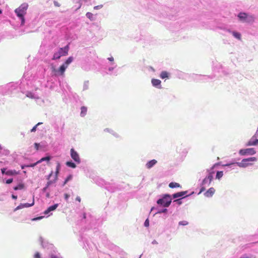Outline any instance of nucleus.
<instances>
[{
	"label": "nucleus",
	"mask_w": 258,
	"mask_h": 258,
	"mask_svg": "<svg viewBox=\"0 0 258 258\" xmlns=\"http://www.w3.org/2000/svg\"><path fill=\"white\" fill-rule=\"evenodd\" d=\"M217 164H215L210 169H208L206 170V173H207V175L205 177L204 179H203L201 182L200 183V185L201 187V189L200 192H199V195L202 193L203 191H205L206 189V187L210 185L211 181L213 179V174L215 173V171L214 169Z\"/></svg>",
	"instance_id": "obj_1"
},
{
	"label": "nucleus",
	"mask_w": 258,
	"mask_h": 258,
	"mask_svg": "<svg viewBox=\"0 0 258 258\" xmlns=\"http://www.w3.org/2000/svg\"><path fill=\"white\" fill-rule=\"evenodd\" d=\"M82 222H85L88 224V228H96V226H98L99 223H98L99 219L97 220L90 213L84 212L81 219Z\"/></svg>",
	"instance_id": "obj_2"
},
{
	"label": "nucleus",
	"mask_w": 258,
	"mask_h": 258,
	"mask_svg": "<svg viewBox=\"0 0 258 258\" xmlns=\"http://www.w3.org/2000/svg\"><path fill=\"white\" fill-rule=\"evenodd\" d=\"M257 159L255 157H249L247 158L243 159L241 162H231L229 163H227L225 164L222 165V166L223 167H228L229 168H232L233 166L237 165L239 166V167L242 168H245L249 165H252V163H251V162H254L256 161Z\"/></svg>",
	"instance_id": "obj_3"
},
{
	"label": "nucleus",
	"mask_w": 258,
	"mask_h": 258,
	"mask_svg": "<svg viewBox=\"0 0 258 258\" xmlns=\"http://www.w3.org/2000/svg\"><path fill=\"white\" fill-rule=\"evenodd\" d=\"M28 6L29 5L27 3H24L15 10V13H16V16L19 18V19L21 21V26H23L25 24V15L26 14V12L28 8Z\"/></svg>",
	"instance_id": "obj_4"
},
{
	"label": "nucleus",
	"mask_w": 258,
	"mask_h": 258,
	"mask_svg": "<svg viewBox=\"0 0 258 258\" xmlns=\"http://www.w3.org/2000/svg\"><path fill=\"white\" fill-rule=\"evenodd\" d=\"M172 202L171 196L168 194H163L160 196L157 200V204L160 207L168 208Z\"/></svg>",
	"instance_id": "obj_5"
},
{
	"label": "nucleus",
	"mask_w": 258,
	"mask_h": 258,
	"mask_svg": "<svg viewBox=\"0 0 258 258\" xmlns=\"http://www.w3.org/2000/svg\"><path fill=\"white\" fill-rule=\"evenodd\" d=\"M69 50V45H67L63 47H60L55 50L53 53L52 60L59 59L61 56H66L68 54Z\"/></svg>",
	"instance_id": "obj_6"
},
{
	"label": "nucleus",
	"mask_w": 258,
	"mask_h": 258,
	"mask_svg": "<svg viewBox=\"0 0 258 258\" xmlns=\"http://www.w3.org/2000/svg\"><path fill=\"white\" fill-rule=\"evenodd\" d=\"M67 68V66H65L63 63L62 65H61L57 70L56 69L55 67L52 66L51 68L52 75L57 77L58 76H61L63 75Z\"/></svg>",
	"instance_id": "obj_7"
},
{
	"label": "nucleus",
	"mask_w": 258,
	"mask_h": 258,
	"mask_svg": "<svg viewBox=\"0 0 258 258\" xmlns=\"http://www.w3.org/2000/svg\"><path fill=\"white\" fill-rule=\"evenodd\" d=\"M256 153L254 148L242 149L239 151V154L241 156L253 155Z\"/></svg>",
	"instance_id": "obj_8"
},
{
	"label": "nucleus",
	"mask_w": 258,
	"mask_h": 258,
	"mask_svg": "<svg viewBox=\"0 0 258 258\" xmlns=\"http://www.w3.org/2000/svg\"><path fill=\"white\" fill-rule=\"evenodd\" d=\"M39 241L41 243L42 247L43 248H46L48 250H50V253L52 252L53 249H55L53 244L48 243L47 241L44 240L41 236L39 237Z\"/></svg>",
	"instance_id": "obj_9"
},
{
	"label": "nucleus",
	"mask_w": 258,
	"mask_h": 258,
	"mask_svg": "<svg viewBox=\"0 0 258 258\" xmlns=\"http://www.w3.org/2000/svg\"><path fill=\"white\" fill-rule=\"evenodd\" d=\"M70 155L72 159L77 164H80L81 163V159L78 153L74 149L72 148L70 151Z\"/></svg>",
	"instance_id": "obj_10"
},
{
	"label": "nucleus",
	"mask_w": 258,
	"mask_h": 258,
	"mask_svg": "<svg viewBox=\"0 0 258 258\" xmlns=\"http://www.w3.org/2000/svg\"><path fill=\"white\" fill-rule=\"evenodd\" d=\"M1 172L4 174H6L8 176H14L17 175L19 173V171H17L15 170L8 169L6 168H3L1 169Z\"/></svg>",
	"instance_id": "obj_11"
},
{
	"label": "nucleus",
	"mask_w": 258,
	"mask_h": 258,
	"mask_svg": "<svg viewBox=\"0 0 258 258\" xmlns=\"http://www.w3.org/2000/svg\"><path fill=\"white\" fill-rule=\"evenodd\" d=\"M117 188L116 184L115 183L107 182L106 184L105 188L108 191L113 192H114Z\"/></svg>",
	"instance_id": "obj_12"
},
{
	"label": "nucleus",
	"mask_w": 258,
	"mask_h": 258,
	"mask_svg": "<svg viewBox=\"0 0 258 258\" xmlns=\"http://www.w3.org/2000/svg\"><path fill=\"white\" fill-rule=\"evenodd\" d=\"M58 204H55L53 205H51L47 208V209L44 211V214L45 215H52V212L55 211L56 209L58 207Z\"/></svg>",
	"instance_id": "obj_13"
},
{
	"label": "nucleus",
	"mask_w": 258,
	"mask_h": 258,
	"mask_svg": "<svg viewBox=\"0 0 258 258\" xmlns=\"http://www.w3.org/2000/svg\"><path fill=\"white\" fill-rule=\"evenodd\" d=\"M257 145H258V139H256V135L252 136L246 144V146H256Z\"/></svg>",
	"instance_id": "obj_14"
},
{
	"label": "nucleus",
	"mask_w": 258,
	"mask_h": 258,
	"mask_svg": "<svg viewBox=\"0 0 258 258\" xmlns=\"http://www.w3.org/2000/svg\"><path fill=\"white\" fill-rule=\"evenodd\" d=\"M34 204V201H33V202L31 204L29 203H25V204H20L18 206H17L14 210V211L16 212L17 210H20L21 209L24 208H28L33 206Z\"/></svg>",
	"instance_id": "obj_15"
},
{
	"label": "nucleus",
	"mask_w": 258,
	"mask_h": 258,
	"mask_svg": "<svg viewBox=\"0 0 258 258\" xmlns=\"http://www.w3.org/2000/svg\"><path fill=\"white\" fill-rule=\"evenodd\" d=\"M151 83L152 85L157 88L161 89L162 88L161 85V81L160 80L152 79L151 80Z\"/></svg>",
	"instance_id": "obj_16"
},
{
	"label": "nucleus",
	"mask_w": 258,
	"mask_h": 258,
	"mask_svg": "<svg viewBox=\"0 0 258 258\" xmlns=\"http://www.w3.org/2000/svg\"><path fill=\"white\" fill-rule=\"evenodd\" d=\"M248 14L245 12H240L238 15L237 17L239 20L242 22H245L247 17L248 16Z\"/></svg>",
	"instance_id": "obj_17"
},
{
	"label": "nucleus",
	"mask_w": 258,
	"mask_h": 258,
	"mask_svg": "<svg viewBox=\"0 0 258 258\" xmlns=\"http://www.w3.org/2000/svg\"><path fill=\"white\" fill-rule=\"evenodd\" d=\"M96 183L100 186L104 187L105 188L106 184L107 182H106L104 179L100 178H97L95 180Z\"/></svg>",
	"instance_id": "obj_18"
},
{
	"label": "nucleus",
	"mask_w": 258,
	"mask_h": 258,
	"mask_svg": "<svg viewBox=\"0 0 258 258\" xmlns=\"http://www.w3.org/2000/svg\"><path fill=\"white\" fill-rule=\"evenodd\" d=\"M215 192V190L214 187H210L207 191L204 193V196L208 198H210L213 196Z\"/></svg>",
	"instance_id": "obj_19"
},
{
	"label": "nucleus",
	"mask_w": 258,
	"mask_h": 258,
	"mask_svg": "<svg viewBox=\"0 0 258 258\" xmlns=\"http://www.w3.org/2000/svg\"><path fill=\"white\" fill-rule=\"evenodd\" d=\"M157 163V160L152 159L149 161L146 164V167L148 169H151Z\"/></svg>",
	"instance_id": "obj_20"
},
{
	"label": "nucleus",
	"mask_w": 258,
	"mask_h": 258,
	"mask_svg": "<svg viewBox=\"0 0 258 258\" xmlns=\"http://www.w3.org/2000/svg\"><path fill=\"white\" fill-rule=\"evenodd\" d=\"M173 9H170L169 8H166V16L168 17L169 19H172L173 17V15L172 14V12L173 11Z\"/></svg>",
	"instance_id": "obj_21"
},
{
	"label": "nucleus",
	"mask_w": 258,
	"mask_h": 258,
	"mask_svg": "<svg viewBox=\"0 0 258 258\" xmlns=\"http://www.w3.org/2000/svg\"><path fill=\"white\" fill-rule=\"evenodd\" d=\"M93 1L94 0H80L79 2V6L77 9L80 8L83 2H84L87 6H89L91 5Z\"/></svg>",
	"instance_id": "obj_22"
},
{
	"label": "nucleus",
	"mask_w": 258,
	"mask_h": 258,
	"mask_svg": "<svg viewBox=\"0 0 258 258\" xmlns=\"http://www.w3.org/2000/svg\"><path fill=\"white\" fill-rule=\"evenodd\" d=\"M51 159L52 157L51 156L47 155L46 156L41 158L40 160L38 161V163H41L42 162L46 161L48 163L51 160Z\"/></svg>",
	"instance_id": "obj_23"
},
{
	"label": "nucleus",
	"mask_w": 258,
	"mask_h": 258,
	"mask_svg": "<svg viewBox=\"0 0 258 258\" xmlns=\"http://www.w3.org/2000/svg\"><path fill=\"white\" fill-rule=\"evenodd\" d=\"M195 76L196 77V79H197L198 81L203 80L204 79H207L213 78L212 77H211L210 76H202L201 75H195Z\"/></svg>",
	"instance_id": "obj_24"
},
{
	"label": "nucleus",
	"mask_w": 258,
	"mask_h": 258,
	"mask_svg": "<svg viewBox=\"0 0 258 258\" xmlns=\"http://www.w3.org/2000/svg\"><path fill=\"white\" fill-rule=\"evenodd\" d=\"M187 191H179L180 196L181 198L184 199L186 197H189L194 194V191L191 192L190 194L187 195Z\"/></svg>",
	"instance_id": "obj_25"
},
{
	"label": "nucleus",
	"mask_w": 258,
	"mask_h": 258,
	"mask_svg": "<svg viewBox=\"0 0 258 258\" xmlns=\"http://www.w3.org/2000/svg\"><path fill=\"white\" fill-rule=\"evenodd\" d=\"M15 89V87L13 86V84L12 83H10L5 87V90H8V94H9L10 92H12V91Z\"/></svg>",
	"instance_id": "obj_26"
},
{
	"label": "nucleus",
	"mask_w": 258,
	"mask_h": 258,
	"mask_svg": "<svg viewBox=\"0 0 258 258\" xmlns=\"http://www.w3.org/2000/svg\"><path fill=\"white\" fill-rule=\"evenodd\" d=\"M32 77V74L31 72H25L23 75V82H24V79L25 80H30V77Z\"/></svg>",
	"instance_id": "obj_27"
},
{
	"label": "nucleus",
	"mask_w": 258,
	"mask_h": 258,
	"mask_svg": "<svg viewBox=\"0 0 258 258\" xmlns=\"http://www.w3.org/2000/svg\"><path fill=\"white\" fill-rule=\"evenodd\" d=\"M255 17L253 15H248L245 22L252 23L254 21Z\"/></svg>",
	"instance_id": "obj_28"
},
{
	"label": "nucleus",
	"mask_w": 258,
	"mask_h": 258,
	"mask_svg": "<svg viewBox=\"0 0 258 258\" xmlns=\"http://www.w3.org/2000/svg\"><path fill=\"white\" fill-rule=\"evenodd\" d=\"M66 164L68 167L72 168H75L77 167L76 163L71 160L67 161Z\"/></svg>",
	"instance_id": "obj_29"
},
{
	"label": "nucleus",
	"mask_w": 258,
	"mask_h": 258,
	"mask_svg": "<svg viewBox=\"0 0 258 258\" xmlns=\"http://www.w3.org/2000/svg\"><path fill=\"white\" fill-rule=\"evenodd\" d=\"M25 188V185L23 183H20L13 187L15 190H21Z\"/></svg>",
	"instance_id": "obj_30"
},
{
	"label": "nucleus",
	"mask_w": 258,
	"mask_h": 258,
	"mask_svg": "<svg viewBox=\"0 0 258 258\" xmlns=\"http://www.w3.org/2000/svg\"><path fill=\"white\" fill-rule=\"evenodd\" d=\"M87 108L85 106H82L81 108L80 115L81 117H84L87 113Z\"/></svg>",
	"instance_id": "obj_31"
},
{
	"label": "nucleus",
	"mask_w": 258,
	"mask_h": 258,
	"mask_svg": "<svg viewBox=\"0 0 258 258\" xmlns=\"http://www.w3.org/2000/svg\"><path fill=\"white\" fill-rule=\"evenodd\" d=\"M161 79L168 78L169 77V74L166 71H162L160 75Z\"/></svg>",
	"instance_id": "obj_32"
},
{
	"label": "nucleus",
	"mask_w": 258,
	"mask_h": 258,
	"mask_svg": "<svg viewBox=\"0 0 258 258\" xmlns=\"http://www.w3.org/2000/svg\"><path fill=\"white\" fill-rule=\"evenodd\" d=\"M169 187L173 188L176 187H181L180 184L175 182H171L169 184Z\"/></svg>",
	"instance_id": "obj_33"
},
{
	"label": "nucleus",
	"mask_w": 258,
	"mask_h": 258,
	"mask_svg": "<svg viewBox=\"0 0 258 258\" xmlns=\"http://www.w3.org/2000/svg\"><path fill=\"white\" fill-rule=\"evenodd\" d=\"M168 211V210L167 209V208H164L163 209H158L155 214H164L165 213H167Z\"/></svg>",
	"instance_id": "obj_34"
},
{
	"label": "nucleus",
	"mask_w": 258,
	"mask_h": 258,
	"mask_svg": "<svg viewBox=\"0 0 258 258\" xmlns=\"http://www.w3.org/2000/svg\"><path fill=\"white\" fill-rule=\"evenodd\" d=\"M26 96L32 99L38 98V97H37L36 95L31 92H28L26 94Z\"/></svg>",
	"instance_id": "obj_35"
},
{
	"label": "nucleus",
	"mask_w": 258,
	"mask_h": 258,
	"mask_svg": "<svg viewBox=\"0 0 258 258\" xmlns=\"http://www.w3.org/2000/svg\"><path fill=\"white\" fill-rule=\"evenodd\" d=\"M72 178H73V175L72 174L69 175L67 176V177L65 179L64 181L63 182L61 186H64L68 182H69V181L72 180Z\"/></svg>",
	"instance_id": "obj_36"
},
{
	"label": "nucleus",
	"mask_w": 258,
	"mask_h": 258,
	"mask_svg": "<svg viewBox=\"0 0 258 258\" xmlns=\"http://www.w3.org/2000/svg\"><path fill=\"white\" fill-rule=\"evenodd\" d=\"M74 58L73 56H70L68 58V59L64 61L63 64L68 67V66L73 61Z\"/></svg>",
	"instance_id": "obj_37"
},
{
	"label": "nucleus",
	"mask_w": 258,
	"mask_h": 258,
	"mask_svg": "<svg viewBox=\"0 0 258 258\" xmlns=\"http://www.w3.org/2000/svg\"><path fill=\"white\" fill-rule=\"evenodd\" d=\"M110 65L111 66L108 69V71L109 72L108 74L110 75L111 74L110 72H111L117 67V65L114 62H111Z\"/></svg>",
	"instance_id": "obj_38"
},
{
	"label": "nucleus",
	"mask_w": 258,
	"mask_h": 258,
	"mask_svg": "<svg viewBox=\"0 0 258 258\" xmlns=\"http://www.w3.org/2000/svg\"><path fill=\"white\" fill-rule=\"evenodd\" d=\"M233 36L238 40L241 39V34L239 32L236 31L232 32Z\"/></svg>",
	"instance_id": "obj_39"
},
{
	"label": "nucleus",
	"mask_w": 258,
	"mask_h": 258,
	"mask_svg": "<svg viewBox=\"0 0 258 258\" xmlns=\"http://www.w3.org/2000/svg\"><path fill=\"white\" fill-rule=\"evenodd\" d=\"M86 16L87 18H88L92 21L95 20V18H94L93 14L90 12H87L86 14Z\"/></svg>",
	"instance_id": "obj_40"
},
{
	"label": "nucleus",
	"mask_w": 258,
	"mask_h": 258,
	"mask_svg": "<svg viewBox=\"0 0 258 258\" xmlns=\"http://www.w3.org/2000/svg\"><path fill=\"white\" fill-rule=\"evenodd\" d=\"M50 257L49 258H61L60 256H58L56 254V252L55 249L50 253Z\"/></svg>",
	"instance_id": "obj_41"
},
{
	"label": "nucleus",
	"mask_w": 258,
	"mask_h": 258,
	"mask_svg": "<svg viewBox=\"0 0 258 258\" xmlns=\"http://www.w3.org/2000/svg\"><path fill=\"white\" fill-rule=\"evenodd\" d=\"M223 175L222 171H218L216 173V178L220 179Z\"/></svg>",
	"instance_id": "obj_42"
},
{
	"label": "nucleus",
	"mask_w": 258,
	"mask_h": 258,
	"mask_svg": "<svg viewBox=\"0 0 258 258\" xmlns=\"http://www.w3.org/2000/svg\"><path fill=\"white\" fill-rule=\"evenodd\" d=\"M104 131L105 132H109V133L112 134L114 136L116 137H118V135L115 133L113 131H112V130L111 129H109V128H106L104 130Z\"/></svg>",
	"instance_id": "obj_43"
},
{
	"label": "nucleus",
	"mask_w": 258,
	"mask_h": 258,
	"mask_svg": "<svg viewBox=\"0 0 258 258\" xmlns=\"http://www.w3.org/2000/svg\"><path fill=\"white\" fill-rule=\"evenodd\" d=\"M60 170V164L59 163H57L56 167V171L55 172V175L58 176L59 173V171Z\"/></svg>",
	"instance_id": "obj_44"
},
{
	"label": "nucleus",
	"mask_w": 258,
	"mask_h": 258,
	"mask_svg": "<svg viewBox=\"0 0 258 258\" xmlns=\"http://www.w3.org/2000/svg\"><path fill=\"white\" fill-rule=\"evenodd\" d=\"M171 196L172 199H177L179 198H181L180 196L179 192L174 193L172 195H171Z\"/></svg>",
	"instance_id": "obj_45"
},
{
	"label": "nucleus",
	"mask_w": 258,
	"mask_h": 258,
	"mask_svg": "<svg viewBox=\"0 0 258 258\" xmlns=\"http://www.w3.org/2000/svg\"><path fill=\"white\" fill-rule=\"evenodd\" d=\"M89 88V81H85L83 85V90H86Z\"/></svg>",
	"instance_id": "obj_46"
},
{
	"label": "nucleus",
	"mask_w": 258,
	"mask_h": 258,
	"mask_svg": "<svg viewBox=\"0 0 258 258\" xmlns=\"http://www.w3.org/2000/svg\"><path fill=\"white\" fill-rule=\"evenodd\" d=\"M182 199V198H179V199H175L173 201V203H176L178 205H181L182 204V202L181 201Z\"/></svg>",
	"instance_id": "obj_47"
},
{
	"label": "nucleus",
	"mask_w": 258,
	"mask_h": 258,
	"mask_svg": "<svg viewBox=\"0 0 258 258\" xmlns=\"http://www.w3.org/2000/svg\"><path fill=\"white\" fill-rule=\"evenodd\" d=\"M253 256L251 254H244L239 258H252Z\"/></svg>",
	"instance_id": "obj_48"
},
{
	"label": "nucleus",
	"mask_w": 258,
	"mask_h": 258,
	"mask_svg": "<svg viewBox=\"0 0 258 258\" xmlns=\"http://www.w3.org/2000/svg\"><path fill=\"white\" fill-rule=\"evenodd\" d=\"M42 123V122H38L37 124H36L34 126H33L32 127V128L30 132H36L37 126Z\"/></svg>",
	"instance_id": "obj_49"
},
{
	"label": "nucleus",
	"mask_w": 258,
	"mask_h": 258,
	"mask_svg": "<svg viewBox=\"0 0 258 258\" xmlns=\"http://www.w3.org/2000/svg\"><path fill=\"white\" fill-rule=\"evenodd\" d=\"M38 164H39V163H38V161H37V162H36L35 163H31V164L27 165V167H34L35 166H36L37 165H38Z\"/></svg>",
	"instance_id": "obj_50"
},
{
	"label": "nucleus",
	"mask_w": 258,
	"mask_h": 258,
	"mask_svg": "<svg viewBox=\"0 0 258 258\" xmlns=\"http://www.w3.org/2000/svg\"><path fill=\"white\" fill-rule=\"evenodd\" d=\"M179 225L185 226L188 224V222L186 221H181L178 223Z\"/></svg>",
	"instance_id": "obj_51"
},
{
	"label": "nucleus",
	"mask_w": 258,
	"mask_h": 258,
	"mask_svg": "<svg viewBox=\"0 0 258 258\" xmlns=\"http://www.w3.org/2000/svg\"><path fill=\"white\" fill-rule=\"evenodd\" d=\"M49 181L47 182L46 184L47 186H50L51 184L55 183V180H48Z\"/></svg>",
	"instance_id": "obj_52"
},
{
	"label": "nucleus",
	"mask_w": 258,
	"mask_h": 258,
	"mask_svg": "<svg viewBox=\"0 0 258 258\" xmlns=\"http://www.w3.org/2000/svg\"><path fill=\"white\" fill-rule=\"evenodd\" d=\"M13 181V178H9L6 181V183L7 184H11V183H12V182Z\"/></svg>",
	"instance_id": "obj_53"
},
{
	"label": "nucleus",
	"mask_w": 258,
	"mask_h": 258,
	"mask_svg": "<svg viewBox=\"0 0 258 258\" xmlns=\"http://www.w3.org/2000/svg\"><path fill=\"white\" fill-rule=\"evenodd\" d=\"M144 225V226H145V227H148L149 226V220L148 219H147L145 220Z\"/></svg>",
	"instance_id": "obj_54"
},
{
	"label": "nucleus",
	"mask_w": 258,
	"mask_h": 258,
	"mask_svg": "<svg viewBox=\"0 0 258 258\" xmlns=\"http://www.w3.org/2000/svg\"><path fill=\"white\" fill-rule=\"evenodd\" d=\"M43 216H39V217H35V218H34L32 219V221H37V220H41L43 218Z\"/></svg>",
	"instance_id": "obj_55"
},
{
	"label": "nucleus",
	"mask_w": 258,
	"mask_h": 258,
	"mask_svg": "<svg viewBox=\"0 0 258 258\" xmlns=\"http://www.w3.org/2000/svg\"><path fill=\"white\" fill-rule=\"evenodd\" d=\"M64 199L65 200L68 202V200H69V198L70 197V195L68 194H64Z\"/></svg>",
	"instance_id": "obj_56"
},
{
	"label": "nucleus",
	"mask_w": 258,
	"mask_h": 258,
	"mask_svg": "<svg viewBox=\"0 0 258 258\" xmlns=\"http://www.w3.org/2000/svg\"><path fill=\"white\" fill-rule=\"evenodd\" d=\"M102 7H103V5H98V6L94 7V9L95 10H98V9H100L102 8Z\"/></svg>",
	"instance_id": "obj_57"
},
{
	"label": "nucleus",
	"mask_w": 258,
	"mask_h": 258,
	"mask_svg": "<svg viewBox=\"0 0 258 258\" xmlns=\"http://www.w3.org/2000/svg\"><path fill=\"white\" fill-rule=\"evenodd\" d=\"M53 173V171H51V172H50V173L48 175H47V176H46V179H47V180H49V179H50V177H51V176L52 175Z\"/></svg>",
	"instance_id": "obj_58"
},
{
	"label": "nucleus",
	"mask_w": 258,
	"mask_h": 258,
	"mask_svg": "<svg viewBox=\"0 0 258 258\" xmlns=\"http://www.w3.org/2000/svg\"><path fill=\"white\" fill-rule=\"evenodd\" d=\"M34 256V258H41L40 254L39 252H36Z\"/></svg>",
	"instance_id": "obj_59"
},
{
	"label": "nucleus",
	"mask_w": 258,
	"mask_h": 258,
	"mask_svg": "<svg viewBox=\"0 0 258 258\" xmlns=\"http://www.w3.org/2000/svg\"><path fill=\"white\" fill-rule=\"evenodd\" d=\"M34 146H35V149L38 150L39 149L40 144L39 143H35L34 144Z\"/></svg>",
	"instance_id": "obj_60"
},
{
	"label": "nucleus",
	"mask_w": 258,
	"mask_h": 258,
	"mask_svg": "<svg viewBox=\"0 0 258 258\" xmlns=\"http://www.w3.org/2000/svg\"><path fill=\"white\" fill-rule=\"evenodd\" d=\"M107 59L111 62H114V58L112 56L107 58Z\"/></svg>",
	"instance_id": "obj_61"
},
{
	"label": "nucleus",
	"mask_w": 258,
	"mask_h": 258,
	"mask_svg": "<svg viewBox=\"0 0 258 258\" xmlns=\"http://www.w3.org/2000/svg\"><path fill=\"white\" fill-rule=\"evenodd\" d=\"M167 217H168V214H167V213H165L163 214V216L162 218H163L164 219H166Z\"/></svg>",
	"instance_id": "obj_62"
},
{
	"label": "nucleus",
	"mask_w": 258,
	"mask_h": 258,
	"mask_svg": "<svg viewBox=\"0 0 258 258\" xmlns=\"http://www.w3.org/2000/svg\"><path fill=\"white\" fill-rule=\"evenodd\" d=\"M48 187H49V186H47V184H46L45 186L44 187H43V188L42 189L43 191V192L46 191V190Z\"/></svg>",
	"instance_id": "obj_63"
},
{
	"label": "nucleus",
	"mask_w": 258,
	"mask_h": 258,
	"mask_svg": "<svg viewBox=\"0 0 258 258\" xmlns=\"http://www.w3.org/2000/svg\"><path fill=\"white\" fill-rule=\"evenodd\" d=\"M12 198L14 200H16L17 199V195H12Z\"/></svg>",
	"instance_id": "obj_64"
}]
</instances>
